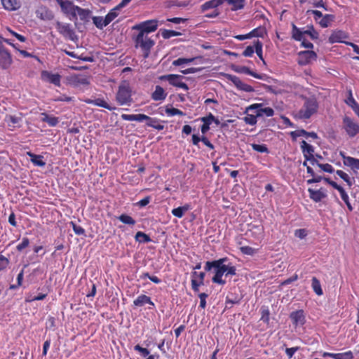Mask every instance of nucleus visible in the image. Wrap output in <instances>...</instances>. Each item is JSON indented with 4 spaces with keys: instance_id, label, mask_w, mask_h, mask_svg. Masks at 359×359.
Masks as SVG:
<instances>
[{
    "instance_id": "0eeeda50",
    "label": "nucleus",
    "mask_w": 359,
    "mask_h": 359,
    "mask_svg": "<svg viewBox=\"0 0 359 359\" xmlns=\"http://www.w3.org/2000/svg\"><path fill=\"white\" fill-rule=\"evenodd\" d=\"M12 63V55L4 44V37L0 35V67L6 69Z\"/></svg>"
},
{
    "instance_id": "7ed1b4c3",
    "label": "nucleus",
    "mask_w": 359,
    "mask_h": 359,
    "mask_svg": "<svg viewBox=\"0 0 359 359\" xmlns=\"http://www.w3.org/2000/svg\"><path fill=\"white\" fill-rule=\"evenodd\" d=\"M121 118L124 121H138L142 122L146 121V125L149 127L153 128L158 130H162L164 128V126L161 124V121L156 118L150 117L146 114H122L121 116Z\"/></svg>"
},
{
    "instance_id": "aec40b11",
    "label": "nucleus",
    "mask_w": 359,
    "mask_h": 359,
    "mask_svg": "<svg viewBox=\"0 0 359 359\" xmlns=\"http://www.w3.org/2000/svg\"><path fill=\"white\" fill-rule=\"evenodd\" d=\"M145 304H149L152 306H154V303L151 301V297L145 294L139 295L133 301V305L137 307H141Z\"/></svg>"
},
{
    "instance_id": "f3484780",
    "label": "nucleus",
    "mask_w": 359,
    "mask_h": 359,
    "mask_svg": "<svg viewBox=\"0 0 359 359\" xmlns=\"http://www.w3.org/2000/svg\"><path fill=\"white\" fill-rule=\"evenodd\" d=\"M41 79L43 81H47L56 86L60 87L61 85V76L58 74H53L48 71H42Z\"/></svg>"
},
{
    "instance_id": "c85d7f7f",
    "label": "nucleus",
    "mask_w": 359,
    "mask_h": 359,
    "mask_svg": "<svg viewBox=\"0 0 359 359\" xmlns=\"http://www.w3.org/2000/svg\"><path fill=\"white\" fill-rule=\"evenodd\" d=\"M292 38L297 41H300L305 38L304 31H302L294 24L292 25Z\"/></svg>"
},
{
    "instance_id": "5701e85b",
    "label": "nucleus",
    "mask_w": 359,
    "mask_h": 359,
    "mask_svg": "<svg viewBox=\"0 0 359 359\" xmlns=\"http://www.w3.org/2000/svg\"><path fill=\"white\" fill-rule=\"evenodd\" d=\"M308 191L309 193L310 198L316 203L321 201L327 196L326 194L322 189L314 190L309 188Z\"/></svg>"
},
{
    "instance_id": "49530a36",
    "label": "nucleus",
    "mask_w": 359,
    "mask_h": 359,
    "mask_svg": "<svg viewBox=\"0 0 359 359\" xmlns=\"http://www.w3.org/2000/svg\"><path fill=\"white\" fill-rule=\"evenodd\" d=\"M163 39H168L173 36H180L181 33L175 30L163 29L161 32Z\"/></svg>"
},
{
    "instance_id": "e2e57ef3",
    "label": "nucleus",
    "mask_w": 359,
    "mask_h": 359,
    "mask_svg": "<svg viewBox=\"0 0 359 359\" xmlns=\"http://www.w3.org/2000/svg\"><path fill=\"white\" fill-rule=\"evenodd\" d=\"M47 297V293H39L38 295L33 297L32 298H26V302H31L34 301H40L44 299Z\"/></svg>"
},
{
    "instance_id": "f704fd0d",
    "label": "nucleus",
    "mask_w": 359,
    "mask_h": 359,
    "mask_svg": "<svg viewBox=\"0 0 359 359\" xmlns=\"http://www.w3.org/2000/svg\"><path fill=\"white\" fill-rule=\"evenodd\" d=\"M135 238L137 242L140 243H147L151 241L150 236L142 231H137Z\"/></svg>"
},
{
    "instance_id": "6ab92c4d",
    "label": "nucleus",
    "mask_w": 359,
    "mask_h": 359,
    "mask_svg": "<svg viewBox=\"0 0 359 359\" xmlns=\"http://www.w3.org/2000/svg\"><path fill=\"white\" fill-rule=\"evenodd\" d=\"M167 93L160 86H156L154 91L151 93V97L154 101H163L167 97Z\"/></svg>"
},
{
    "instance_id": "7c9ffc66",
    "label": "nucleus",
    "mask_w": 359,
    "mask_h": 359,
    "mask_svg": "<svg viewBox=\"0 0 359 359\" xmlns=\"http://www.w3.org/2000/svg\"><path fill=\"white\" fill-rule=\"evenodd\" d=\"M1 3L4 8L8 11H15L20 7L18 0H1Z\"/></svg>"
},
{
    "instance_id": "f8f14e48",
    "label": "nucleus",
    "mask_w": 359,
    "mask_h": 359,
    "mask_svg": "<svg viewBox=\"0 0 359 359\" xmlns=\"http://www.w3.org/2000/svg\"><path fill=\"white\" fill-rule=\"evenodd\" d=\"M262 104H253L247 108V111L255 110V113H257V116H262L264 114L268 117L273 116L274 114V110L271 107L260 108Z\"/></svg>"
},
{
    "instance_id": "72a5a7b5",
    "label": "nucleus",
    "mask_w": 359,
    "mask_h": 359,
    "mask_svg": "<svg viewBox=\"0 0 359 359\" xmlns=\"http://www.w3.org/2000/svg\"><path fill=\"white\" fill-rule=\"evenodd\" d=\"M37 16L44 20H50L53 18V15L51 11L46 8H41L37 11Z\"/></svg>"
},
{
    "instance_id": "ddd939ff",
    "label": "nucleus",
    "mask_w": 359,
    "mask_h": 359,
    "mask_svg": "<svg viewBox=\"0 0 359 359\" xmlns=\"http://www.w3.org/2000/svg\"><path fill=\"white\" fill-rule=\"evenodd\" d=\"M300 147L305 159L310 161L313 165H315V161H313V159H315L313 157V147L308 144L305 140H302L300 143Z\"/></svg>"
},
{
    "instance_id": "6e6d98bb",
    "label": "nucleus",
    "mask_w": 359,
    "mask_h": 359,
    "mask_svg": "<svg viewBox=\"0 0 359 359\" xmlns=\"http://www.w3.org/2000/svg\"><path fill=\"white\" fill-rule=\"evenodd\" d=\"M290 137H292L293 141H296L297 138L301 136H304L306 135V130L304 129L296 130L294 131H291Z\"/></svg>"
},
{
    "instance_id": "6e6552de",
    "label": "nucleus",
    "mask_w": 359,
    "mask_h": 359,
    "mask_svg": "<svg viewBox=\"0 0 359 359\" xmlns=\"http://www.w3.org/2000/svg\"><path fill=\"white\" fill-rule=\"evenodd\" d=\"M158 28L157 20H149L135 25L133 27V29L139 31L144 35L156 31Z\"/></svg>"
},
{
    "instance_id": "bf43d9fd",
    "label": "nucleus",
    "mask_w": 359,
    "mask_h": 359,
    "mask_svg": "<svg viewBox=\"0 0 359 359\" xmlns=\"http://www.w3.org/2000/svg\"><path fill=\"white\" fill-rule=\"evenodd\" d=\"M10 263L9 259L0 254V271L5 270Z\"/></svg>"
},
{
    "instance_id": "37998d69",
    "label": "nucleus",
    "mask_w": 359,
    "mask_h": 359,
    "mask_svg": "<svg viewBox=\"0 0 359 359\" xmlns=\"http://www.w3.org/2000/svg\"><path fill=\"white\" fill-rule=\"evenodd\" d=\"M316 164L322 170L326 172L332 173L334 172V168L329 163H320L316 159H313Z\"/></svg>"
},
{
    "instance_id": "8fccbe9b",
    "label": "nucleus",
    "mask_w": 359,
    "mask_h": 359,
    "mask_svg": "<svg viewBox=\"0 0 359 359\" xmlns=\"http://www.w3.org/2000/svg\"><path fill=\"white\" fill-rule=\"evenodd\" d=\"M179 78H180L179 75L168 74V75L162 76L161 77V80H167L169 82V83L171 85V82H172L175 84H177V82L180 81H178Z\"/></svg>"
},
{
    "instance_id": "e433bc0d",
    "label": "nucleus",
    "mask_w": 359,
    "mask_h": 359,
    "mask_svg": "<svg viewBox=\"0 0 359 359\" xmlns=\"http://www.w3.org/2000/svg\"><path fill=\"white\" fill-rule=\"evenodd\" d=\"M93 21L94 25L100 29L109 24L108 20H106L105 17L104 18L102 17H94L93 18Z\"/></svg>"
},
{
    "instance_id": "052dcab7",
    "label": "nucleus",
    "mask_w": 359,
    "mask_h": 359,
    "mask_svg": "<svg viewBox=\"0 0 359 359\" xmlns=\"http://www.w3.org/2000/svg\"><path fill=\"white\" fill-rule=\"evenodd\" d=\"M191 289L195 292L199 291V287L204 285V280H191Z\"/></svg>"
},
{
    "instance_id": "c9c22d12",
    "label": "nucleus",
    "mask_w": 359,
    "mask_h": 359,
    "mask_svg": "<svg viewBox=\"0 0 359 359\" xmlns=\"http://www.w3.org/2000/svg\"><path fill=\"white\" fill-rule=\"evenodd\" d=\"M311 281V287L315 293L318 296L322 295L323 292L319 280L316 277H313Z\"/></svg>"
},
{
    "instance_id": "9b49d317",
    "label": "nucleus",
    "mask_w": 359,
    "mask_h": 359,
    "mask_svg": "<svg viewBox=\"0 0 359 359\" xmlns=\"http://www.w3.org/2000/svg\"><path fill=\"white\" fill-rule=\"evenodd\" d=\"M228 79L231 81L233 85L240 90L251 93L255 90L254 88L244 82H243L240 78L235 75L229 74L227 76Z\"/></svg>"
},
{
    "instance_id": "cd10ccee",
    "label": "nucleus",
    "mask_w": 359,
    "mask_h": 359,
    "mask_svg": "<svg viewBox=\"0 0 359 359\" xmlns=\"http://www.w3.org/2000/svg\"><path fill=\"white\" fill-rule=\"evenodd\" d=\"M88 103L93 104L95 106L101 107L105 108L109 111H113L116 109L115 107H113L109 104L104 100L101 98H97L94 100L87 101Z\"/></svg>"
},
{
    "instance_id": "a19ab883",
    "label": "nucleus",
    "mask_w": 359,
    "mask_h": 359,
    "mask_svg": "<svg viewBox=\"0 0 359 359\" xmlns=\"http://www.w3.org/2000/svg\"><path fill=\"white\" fill-rule=\"evenodd\" d=\"M336 174L341 178L344 182H346V184L351 187L353 184V180L349 177V175L341 170H337L336 171Z\"/></svg>"
},
{
    "instance_id": "bb28decb",
    "label": "nucleus",
    "mask_w": 359,
    "mask_h": 359,
    "mask_svg": "<svg viewBox=\"0 0 359 359\" xmlns=\"http://www.w3.org/2000/svg\"><path fill=\"white\" fill-rule=\"evenodd\" d=\"M56 27L57 31L65 36H70L74 33L70 25L69 24H62L57 22Z\"/></svg>"
},
{
    "instance_id": "338daca9",
    "label": "nucleus",
    "mask_w": 359,
    "mask_h": 359,
    "mask_svg": "<svg viewBox=\"0 0 359 359\" xmlns=\"http://www.w3.org/2000/svg\"><path fill=\"white\" fill-rule=\"evenodd\" d=\"M305 35H309L312 39H316L318 37V33L316 32L313 27H311V29L304 31Z\"/></svg>"
},
{
    "instance_id": "2eb2a0df",
    "label": "nucleus",
    "mask_w": 359,
    "mask_h": 359,
    "mask_svg": "<svg viewBox=\"0 0 359 359\" xmlns=\"http://www.w3.org/2000/svg\"><path fill=\"white\" fill-rule=\"evenodd\" d=\"M349 38V35L347 32L340 30L336 29L332 32L330 36H329V42L330 43H344L346 42L345 39Z\"/></svg>"
},
{
    "instance_id": "f257e3e1",
    "label": "nucleus",
    "mask_w": 359,
    "mask_h": 359,
    "mask_svg": "<svg viewBox=\"0 0 359 359\" xmlns=\"http://www.w3.org/2000/svg\"><path fill=\"white\" fill-rule=\"evenodd\" d=\"M204 269L206 271H210L212 269H214L215 275L212 278V281L222 285L226 284V280L222 278L224 275L226 277L236 274V266L226 257L211 262H206Z\"/></svg>"
},
{
    "instance_id": "a878e982",
    "label": "nucleus",
    "mask_w": 359,
    "mask_h": 359,
    "mask_svg": "<svg viewBox=\"0 0 359 359\" xmlns=\"http://www.w3.org/2000/svg\"><path fill=\"white\" fill-rule=\"evenodd\" d=\"M27 155L30 157L31 162L36 166L43 167L46 162L43 161V156L35 154L31 151H27Z\"/></svg>"
},
{
    "instance_id": "9d476101",
    "label": "nucleus",
    "mask_w": 359,
    "mask_h": 359,
    "mask_svg": "<svg viewBox=\"0 0 359 359\" xmlns=\"http://www.w3.org/2000/svg\"><path fill=\"white\" fill-rule=\"evenodd\" d=\"M317 59V54L313 50H304L298 53V64L305 66L315 61Z\"/></svg>"
},
{
    "instance_id": "4468645a",
    "label": "nucleus",
    "mask_w": 359,
    "mask_h": 359,
    "mask_svg": "<svg viewBox=\"0 0 359 359\" xmlns=\"http://www.w3.org/2000/svg\"><path fill=\"white\" fill-rule=\"evenodd\" d=\"M290 318L295 327L302 326L306 323L304 311L302 309L291 312Z\"/></svg>"
},
{
    "instance_id": "2f4dec72",
    "label": "nucleus",
    "mask_w": 359,
    "mask_h": 359,
    "mask_svg": "<svg viewBox=\"0 0 359 359\" xmlns=\"http://www.w3.org/2000/svg\"><path fill=\"white\" fill-rule=\"evenodd\" d=\"M346 103L352 108L355 114L359 117V104L353 97L351 90L349 91V97L346 100Z\"/></svg>"
},
{
    "instance_id": "a18cd8bd",
    "label": "nucleus",
    "mask_w": 359,
    "mask_h": 359,
    "mask_svg": "<svg viewBox=\"0 0 359 359\" xmlns=\"http://www.w3.org/2000/svg\"><path fill=\"white\" fill-rule=\"evenodd\" d=\"M239 72L241 73L248 74V75H250L255 79H262V78H263L262 75L252 71L249 67H241V70Z\"/></svg>"
},
{
    "instance_id": "412c9836",
    "label": "nucleus",
    "mask_w": 359,
    "mask_h": 359,
    "mask_svg": "<svg viewBox=\"0 0 359 359\" xmlns=\"http://www.w3.org/2000/svg\"><path fill=\"white\" fill-rule=\"evenodd\" d=\"M69 81L74 86L88 85L89 80L88 76L82 74H74L70 76Z\"/></svg>"
},
{
    "instance_id": "0e129e2a",
    "label": "nucleus",
    "mask_w": 359,
    "mask_h": 359,
    "mask_svg": "<svg viewBox=\"0 0 359 359\" xmlns=\"http://www.w3.org/2000/svg\"><path fill=\"white\" fill-rule=\"evenodd\" d=\"M205 276V272H196L194 271L191 273V280H204Z\"/></svg>"
},
{
    "instance_id": "b1692460",
    "label": "nucleus",
    "mask_w": 359,
    "mask_h": 359,
    "mask_svg": "<svg viewBox=\"0 0 359 359\" xmlns=\"http://www.w3.org/2000/svg\"><path fill=\"white\" fill-rule=\"evenodd\" d=\"M41 121L46 123L50 127L56 126L59 122V118L49 115L46 112H43L41 114Z\"/></svg>"
},
{
    "instance_id": "69168bd1",
    "label": "nucleus",
    "mask_w": 359,
    "mask_h": 359,
    "mask_svg": "<svg viewBox=\"0 0 359 359\" xmlns=\"http://www.w3.org/2000/svg\"><path fill=\"white\" fill-rule=\"evenodd\" d=\"M299 346H295V347H292V348H287L285 349V353L286 355H287L288 358L289 359H291L294 354L299 350Z\"/></svg>"
},
{
    "instance_id": "1a4fd4ad",
    "label": "nucleus",
    "mask_w": 359,
    "mask_h": 359,
    "mask_svg": "<svg viewBox=\"0 0 359 359\" xmlns=\"http://www.w3.org/2000/svg\"><path fill=\"white\" fill-rule=\"evenodd\" d=\"M60 6L64 13L72 14L74 16H76L77 14L81 15L85 12L84 9L74 5L73 3L69 0H65L61 2Z\"/></svg>"
},
{
    "instance_id": "603ef678",
    "label": "nucleus",
    "mask_w": 359,
    "mask_h": 359,
    "mask_svg": "<svg viewBox=\"0 0 359 359\" xmlns=\"http://www.w3.org/2000/svg\"><path fill=\"white\" fill-rule=\"evenodd\" d=\"M194 60V57L191 58H184L180 57L172 62V65L174 66H180L184 64H189L192 62Z\"/></svg>"
},
{
    "instance_id": "423d86ee",
    "label": "nucleus",
    "mask_w": 359,
    "mask_h": 359,
    "mask_svg": "<svg viewBox=\"0 0 359 359\" xmlns=\"http://www.w3.org/2000/svg\"><path fill=\"white\" fill-rule=\"evenodd\" d=\"M342 128L349 137H354L359 134V123L346 115L342 118Z\"/></svg>"
},
{
    "instance_id": "4be33fe9",
    "label": "nucleus",
    "mask_w": 359,
    "mask_h": 359,
    "mask_svg": "<svg viewBox=\"0 0 359 359\" xmlns=\"http://www.w3.org/2000/svg\"><path fill=\"white\" fill-rule=\"evenodd\" d=\"M215 116L210 113L208 116L201 118L203 125L201 127V131L203 135H205L209 130L210 126L213 123Z\"/></svg>"
},
{
    "instance_id": "774afa93",
    "label": "nucleus",
    "mask_w": 359,
    "mask_h": 359,
    "mask_svg": "<svg viewBox=\"0 0 359 359\" xmlns=\"http://www.w3.org/2000/svg\"><path fill=\"white\" fill-rule=\"evenodd\" d=\"M255 51V46H248L243 52V55L245 57H252Z\"/></svg>"
},
{
    "instance_id": "c756f323",
    "label": "nucleus",
    "mask_w": 359,
    "mask_h": 359,
    "mask_svg": "<svg viewBox=\"0 0 359 359\" xmlns=\"http://www.w3.org/2000/svg\"><path fill=\"white\" fill-rule=\"evenodd\" d=\"M190 209L191 205L189 204H185L183 206L172 209V214L177 218H182L184 215V213Z\"/></svg>"
},
{
    "instance_id": "393cba45",
    "label": "nucleus",
    "mask_w": 359,
    "mask_h": 359,
    "mask_svg": "<svg viewBox=\"0 0 359 359\" xmlns=\"http://www.w3.org/2000/svg\"><path fill=\"white\" fill-rule=\"evenodd\" d=\"M223 3V0H209L205 1L201 6V10L202 12H205L208 10L217 8L221 6Z\"/></svg>"
},
{
    "instance_id": "13d9d810",
    "label": "nucleus",
    "mask_w": 359,
    "mask_h": 359,
    "mask_svg": "<svg viewBox=\"0 0 359 359\" xmlns=\"http://www.w3.org/2000/svg\"><path fill=\"white\" fill-rule=\"evenodd\" d=\"M29 245V240L27 237H23L22 242L16 246V250L18 252H22L25 248L28 247Z\"/></svg>"
},
{
    "instance_id": "a211bd4d",
    "label": "nucleus",
    "mask_w": 359,
    "mask_h": 359,
    "mask_svg": "<svg viewBox=\"0 0 359 359\" xmlns=\"http://www.w3.org/2000/svg\"><path fill=\"white\" fill-rule=\"evenodd\" d=\"M191 140L192 144L195 146L198 147L199 142H202L210 149L213 150L215 149L213 144L210 142V141L206 136H205V135H203L201 137H199L197 135L194 134L192 135Z\"/></svg>"
},
{
    "instance_id": "de8ad7c7",
    "label": "nucleus",
    "mask_w": 359,
    "mask_h": 359,
    "mask_svg": "<svg viewBox=\"0 0 359 359\" xmlns=\"http://www.w3.org/2000/svg\"><path fill=\"white\" fill-rule=\"evenodd\" d=\"M353 353L351 351L344 353H334V359H353Z\"/></svg>"
},
{
    "instance_id": "c03bdc74",
    "label": "nucleus",
    "mask_w": 359,
    "mask_h": 359,
    "mask_svg": "<svg viewBox=\"0 0 359 359\" xmlns=\"http://www.w3.org/2000/svg\"><path fill=\"white\" fill-rule=\"evenodd\" d=\"M119 11L116 6L105 15L106 20H108L109 23L112 22L118 15Z\"/></svg>"
},
{
    "instance_id": "ea45409f",
    "label": "nucleus",
    "mask_w": 359,
    "mask_h": 359,
    "mask_svg": "<svg viewBox=\"0 0 359 359\" xmlns=\"http://www.w3.org/2000/svg\"><path fill=\"white\" fill-rule=\"evenodd\" d=\"M118 219L123 224L133 226L135 224V220L130 215L126 214L121 215Z\"/></svg>"
},
{
    "instance_id": "5fc2aeb1",
    "label": "nucleus",
    "mask_w": 359,
    "mask_h": 359,
    "mask_svg": "<svg viewBox=\"0 0 359 359\" xmlns=\"http://www.w3.org/2000/svg\"><path fill=\"white\" fill-rule=\"evenodd\" d=\"M240 250L243 254L251 256L254 255L257 252L255 249L248 245L241 247Z\"/></svg>"
},
{
    "instance_id": "39448f33",
    "label": "nucleus",
    "mask_w": 359,
    "mask_h": 359,
    "mask_svg": "<svg viewBox=\"0 0 359 359\" xmlns=\"http://www.w3.org/2000/svg\"><path fill=\"white\" fill-rule=\"evenodd\" d=\"M116 100L119 105L130 106L133 102L132 89L126 81L122 82L116 94Z\"/></svg>"
},
{
    "instance_id": "dca6fc26",
    "label": "nucleus",
    "mask_w": 359,
    "mask_h": 359,
    "mask_svg": "<svg viewBox=\"0 0 359 359\" xmlns=\"http://www.w3.org/2000/svg\"><path fill=\"white\" fill-rule=\"evenodd\" d=\"M339 155L343 159V163L345 166L351 168L354 172L359 170V159L351 156H346L344 151H340Z\"/></svg>"
},
{
    "instance_id": "f03ea898",
    "label": "nucleus",
    "mask_w": 359,
    "mask_h": 359,
    "mask_svg": "<svg viewBox=\"0 0 359 359\" xmlns=\"http://www.w3.org/2000/svg\"><path fill=\"white\" fill-rule=\"evenodd\" d=\"M304 103L298 111L297 116L300 119H309L318 112L319 104L315 96H303Z\"/></svg>"
},
{
    "instance_id": "4d7b16f0",
    "label": "nucleus",
    "mask_w": 359,
    "mask_h": 359,
    "mask_svg": "<svg viewBox=\"0 0 359 359\" xmlns=\"http://www.w3.org/2000/svg\"><path fill=\"white\" fill-rule=\"evenodd\" d=\"M252 148L253 150L260 153H267L269 149L265 144H252Z\"/></svg>"
},
{
    "instance_id": "3c124183",
    "label": "nucleus",
    "mask_w": 359,
    "mask_h": 359,
    "mask_svg": "<svg viewBox=\"0 0 359 359\" xmlns=\"http://www.w3.org/2000/svg\"><path fill=\"white\" fill-rule=\"evenodd\" d=\"M69 224L72 226L75 234H76L78 236H84L85 235L86 231H85V229L82 226L77 225L74 222H70Z\"/></svg>"
},
{
    "instance_id": "79ce46f5",
    "label": "nucleus",
    "mask_w": 359,
    "mask_h": 359,
    "mask_svg": "<svg viewBox=\"0 0 359 359\" xmlns=\"http://www.w3.org/2000/svg\"><path fill=\"white\" fill-rule=\"evenodd\" d=\"M254 46H255V53H257V56L259 57L260 60H262L263 61L264 63H265V61L263 58V55H262L263 44H262V41H260L259 40L255 41Z\"/></svg>"
},
{
    "instance_id": "473e14b6",
    "label": "nucleus",
    "mask_w": 359,
    "mask_h": 359,
    "mask_svg": "<svg viewBox=\"0 0 359 359\" xmlns=\"http://www.w3.org/2000/svg\"><path fill=\"white\" fill-rule=\"evenodd\" d=\"M224 2L232 6V11H238L243 8L245 0H223V3Z\"/></svg>"
},
{
    "instance_id": "20e7f679",
    "label": "nucleus",
    "mask_w": 359,
    "mask_h": 359,
    "mask_svg": "<svg viewBox=\"0 0 359 359\" xmlns=\"http://www.w3.org/2000/svg\"><path fill=\"white\" fill-rule=\"evenodd\" d=\"M135 47L140 48L144 59L147 58L150 54L151 49L155 45V41L148 35L142 33H138L136 36H133Z\"/></svg>"
},
{
    "instance_id": "864d4df0",
    "label": "nucleus",
    "mask_w": 359,
    "mask_h": 359,
    "mask_svg": "<svg viewBox=\"0 0 359 359\" xmlns=\"http://www.w3.org/2000/svg\"><path fill=\"white\" fill-rule=\"evenodd\" d=\"M165 113L168 115V116H175V115H178V116H185V113H184L182 111L177 109V108H174V107H172V108H166L165 109Z\"/></svg>"
},
{
    "instance_id": "58836bf2",
    "label": "nucleus",
    "mask_w": 359,
    "mask_h": 359,
    "mask_svg": "<svg viewBox=\"0 0 359 359\" xmlns=\"http://www.w3.org/2000/svg\"><path fill=\"white\" fill-rule=\"evenodd\" d=\"M338 191L339 192L341 198L343 200V201L345 203V204L346 205L348 209L350 211H352L353 210V207H352V205H351V203L349 201L348 195L346 192L345 189L343 187H341V189H339Z\"/></svg>"
},
{
    "instance_id": "4c0bfd02",
    "label": "nucleus",
    "mask_w": 359,
    "mask_h": 359,
    "mask_svg": "<svg viewBox=\"0 0 359 359\" xmlns=\"http://www.w3.org/2000/svg\"><path fill=\"white\" fill-rule=\"evenodd\" d=\"M334 18V16L333 15L325 14L322 17L321 20L319 21V25L323 28H326L330 25V22L333 21Z\"/></svg>"
},
{
    "instance_id": "09e8293b",
    "label": "nucleus",
    "mask_w": 359,
    "mask_h": 359,
    "mask_svg": "<svg viewBox=\"0 0 359 359\" xmlns=\"http://www.w3.org/2000/svg\"><path fill=\"white\" fill-rule=\"evenodd\" d=\"M259 116H257V113H255V114H247L245 117H244V121L247 123V124H249L250 126H254L257 123V118Z\"/></svg>"
},
{
    "instance_id": "680f3d73",
    "label": "nucleus",
    "mask_w": 359,
    "mask_h": 359,
    "mask_svg": "<svg viewBox=\"0 0 359 359\" xmlns=\"http://www.w3.org/2000/svg\"><path fill=\"white\" fill-rule=\"evenodd\" d=\"M134 349H135V351L140 352L142 354V355L144 357L150 355L149 351L146 348L142 347L139 344L135 345L134 346Z\"/></svg>"
}]
</instances>
